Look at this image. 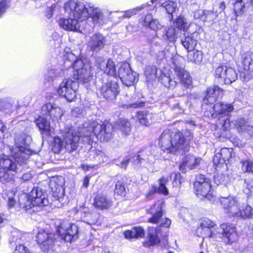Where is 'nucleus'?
<instances>
[{"label": "nucleus", "mask_w": 253, "mask_h": 253, "mask_svg": "<svg viewBox=\"0 0 253 253\" xmlns=\"http://www.w3.org/2000/svg\"><path fill=\"white\" fill-rule=\"evenodd\" d=\"M96 65L102 70L104 72L106 68L107 63H108V60H106L104 58L101 57H98L96 58L95 60Z\"/></svg>", "instance_id": "nucleus-50"}, {"label": "nucleus", "mask_w": 253, "mask_h": 253, "mask_svg": "<svg viewBox=\"0 0 253 253\" xmlns=\"http://www.w3.org/2000/svg\"><path fill=\"white\" fill-rule=\"evenodd\" d=\"M72 128H68L63 134L64 147L66 151L71 153L75 151L78 147L80 136L74 134Z\"/></svg>", "instance_id": "nucleus-14"}, {"label": "nucleus", "mask_w": 253, "mask_h": 253, "mask_svg": "<svg viewBox=\"0 0 253 253\" xmlns=\"http://www.w3.org/2000/svg\"><path fill=\"white\" fill-rule=\"evenodd\" d=\"M200 12L204 14V21H211L218 15V12L215 10V7H213L212 10H204L200 11Z\"/></svg>", "instance_id": "nucleus-39"}, {"label": "nucleus", "mask_w": 253, "mask_h": 253, "mask_svg": "<svg viewBox=\"0 0 253 253\" xmlns=\"http://www.w3.org/2000/svg\"><path fill=\"white\" fill-rule=\"evenodd\" d=\"M153 114L148 112H139L137 113V119L139 123L148 126L152 122Z\"/></svg>", "instance_id": "nucleus-35"}, {"label": "nucleus", "mask_w": 253, "mask_h": 253, "mask_svg": "<svg viewBox=\"0 0 253 253\" xmlns=\"http://www.w3.org/2000/svg\"><path fill=\"white\" fill-rule=\"evenodd\" d=\"M112 201L110 198L103 194L97 195L94 200V206L100 210L108 209L112 205Z\"/></svg>", "instance_id": "nucleus-28"}, {"label": "nucleus", "mask_w": 253, "mask_h": 253, "mask_svg": "<svg viewBox=\"0 0 253 253\" xmlns=\"http://www.w3.org/2000/svg\"><path fill=\"white\" fill-rule=\"evenodd\" d=\"M181 42L183 46L188 51H193L197 45V40L193 39L192 35L185 36L182 38Z\"/></svg>", "instance_id": "nucleus-34"}, {"label": "nucleus", "mask_w": 253, "mask_h": 253, "mask_svg": "<svg viewBox=\"0 0 253 253\" xmlns=\"http://www.w3.org/2000/svg\"><path fill=\"white\" fill-rule=\"evenodd\" d=\"M201 161L200 158H196L192 155L186 156L179 166L180 170L185 172L187 169H191L197 168Z\"/></svg>", "instance_id": "nucleus-24"}, {"label": "nucleus", "mask_w": 253, "mask_h": 253, "mask_svg": "<svg viewBox=\"0 0 253 253\" xmlns=\"http://www.w3.org/2000/svg\"><path fill=\"white\" fill-rule=\"evenodd\" d=\"M191 132H185L184 135L180 132L172 131V153L183 154L189 150V141L192 138Z\"/></svg>", "instance_id": "nucleus-5"}, {"label": "nucleus", "mask_w": 253, "mask_h": 253, "mask_svg": "<svg viewBox=\"0 0 253 253\" xmlns=\"http://www.w3.org/2000/svg\"><path fill=\"white\" fill-rule=\"evenodd\" d=\"M253 169V163L248 160L242 162V169L244 172H252Z\"/></svg>", "instance_id": "nucleus-54"}, {"label": "nucleus", "mask_w": 253, "mask_h": 253, "mask_svg": "<svg viewBox=\"0 0 253 253\" xmlns=\"http://www.w3.org/2000/svg\"><path fill=\"white\" fill-rule=\"evenodd\" d=\"M169 177H162L158 180L159 187L155 188V191L163 194L164 195L169 194V191L166 186V184L169 182Z\"/></svg>", "instance_id": "nucleus-37"}, {"label": "nucleus", "mask_w": 253, "mask_h": 253, "mask_svg": "<svg viewBox=\"0 0 253 253\" xmlns=\"http://www.w3.org/2000/svg\"><path fill=\"white\" fill-rule=\"evenodd\" d=\"M161 6L165 8L168 13L171 14L175 11L177 4L173 1L169 0L162 3Z\"/></svg>", "instance_id": "nucleus-45"}, {"label": "nucleus", "mask_w": 253, "mask_h": 253, "mask_svg": "<svg viewBox=\"0 0 253 253\" xmlns=\"http://www.w3.org/2000/svg\"><path fill=\"white\" fill-rule=\"evenodd\" d=\"M158 35L163 40L170 42H174L179 36V32L173 26L160 29Z\"/></svg>", "instance_id": "nucleus-21"}, {"label": "nucleus", "mask_w": 253, "mask_h": 253, "mask_svg": "<svg viewBox=\"0 0 253 253\" xmlns=\"http://www.w3.org/2000/svg\"><path fill=\"white\" fill-rule=\"evenodd\" d=\"M172 131L169 130H165L161 135L159 144L163 151L172 153Z\"/></svg>", "instance_id": "nucleus-22"}, {"label": "nucleus", "mask_w": 253, "mask_h": 253, "mask_svg": "<svg viewBox=\"0 0 253 253\" xmlns=\"http://www.w3.org/2000/svg\"><path fill=\"white\" fill-rule=\"evenodd\" d=\"M105 42V39L103 35L96 33L90 37L87 45L91 50L98 52L104 47Z\"/></svg>", "instance_id": "nucleus-20"}, {"label": "nucleus", "mask_w": 253, "mask_h": 253, "mask_svg": "<svg viewBox=\"0 0 253 253\" xmlns=\"http://www.w3.org/2000/svg\"><path fill=\"white\" fill-rule=\"evenodd\" d=\"M14 195L15 192L13 190L9 191V192L7 194L8 205L10 208L14 207V206L16 205V202L15 200L14 197H13V196Z\"/></svg>", "instance_id": "nucleus-51"}, {"label": "nucleus", "mask_w": 253, "mask_h": 253, "mask_svg": "<svg viewBox=\"0 0 253 253\" xmlns=\"http://www.w3.org/2000/svg\"><path fill=\"white\" fill-rule=\"evenodd\" d=\"M252 185L248 184H246V187L244 189V192L245 194L248 196H251L252 192Z\"/></svg>", "instance_id": "nucleus-63"}, {"label": "nucleus", "mask_w": 253, "mask_h": 253, "mask_svg": "<svg viewBox=\"0 0 253 253\" xmlns=\"http://www.w3.org/2000/svg\"><path fill=\"white\" fill-rule=\"evenodd\" d=\"M65 11L69 14V17L84 21L90 15L94 24H102L104 23L103 15L100 9L90 7L89 9L81 2L70 0L65 4Z\"/></svg>", "instance_id": "nucleus-2"}, {"label": "nucleus", "mask_w": 253, "mask_h": 253, "mask_svg": "<svg viewBox=\"0 0 253 253\" xmlns=\"http://www.w3.org/2000/svg\"><path fill=\"white\" fill-rule=\"evenodd\" d=\"M183 179L180 174L178 173H174V178L173 180V185L174 187L179 186L182 182Z\"/></svg>", "instance_id": "nucleus-59"}, {"label": "nucleus", "mask_w": 253, "mask_h": 253, "mask_svg": "<svg viewBox=\"0 0 253 253\" xmlns=\"http://www.w3.org/2000/svg\"><path fill=\"white\" fill-rule=\"evenodd\" d=\"M161 81L164 85L168 88H174L176 85V82L166 75L162 77Z\"/></svg>", "instance_id": "nucleus-44"}, {"label": "nucleus", "mask_w": 253, "mask_h": 253, "mask_svg": "<svg viewBox=\"0 0 253 253\" xmlns=\"http://www.w3.org/2000/svg\"><path fill=\"white\" fill-rule=\"evenodd\" d=\"M15 148H13L10 156L0 152V181L5 183L12 179V175L9 172H18L22 170V165L25 164L32 151L25 148L24 139L19 140L17 136L15 139Z\"/></svg>", "instance_id": "nucleus-1"}, {"label": "nucleus", "mask_w": 253, "mask_h": 253, "mask_svg": "<svg viewBox=\"0 0 253 253\" xmlns=\"http://www.w3.org/2000/svg\"><path fill=\"white\" fill-rule=\"evenodd\" d=\"M203 60V52L201 50H196L193 52L192 60L196 63H200Z\"/></svg>", "instance_id": "nucleus-53"}, {"label": "nucleus", "mask_w": 253, "mask_h": 253, "mask_svg": "<svg viewBox=\"0 0 253 253\" xmlns=\"http://www.w3.org/2000/svg\"><path fill=\"white\" fill-rule=\"evenodd\" d=\"M55 184V181H52L50 182V186L53 192V196L56 200L61 201V200L64 196L63 188L61 184H58L57 186H55V187H54L53 186Z\"/></svg>", "instance_id": "nucleus-36"}, {"label": "nucleus", "mask_w": 253, "mask_h": 253, "mask_svg": "<svg viewBox=\"0 0 253 253\" xmlns=\"http://www.w3.org/2000/svg\"><path fill=\"white\" fill-rule=\"evenodd\" d=\"M220 202L224 212L228 215L234 216L242 215L240 204L235 197H221Z\"/></svg>", "instance_id": "nucleus-11"}, {"label": "nucleus", "mask_w": 253, "mask_h": 253, "mask_svg": "<svg viewBox=\"0 0 253 253\" xmlns=\"http://www.w3.org/2000/svg\"><path fill=\"white\" fill-rule=\"evenodd\" d=\"M124 236L128 239L143 238L145 235L144 230L141 227H135L131 230H128L124 232Z\"/></svg>", "instance_id": "nucleus-32"}, {"label": "nucleus", "mask_w": 253, "mask_h": 253, "mask_svg": "<svg viewBox=\"0 0 253 253\" xmlns=\"http://www.w3.org/2000/svg\"><path fill=\"white\" fill-rule=\"evenodd\" d=\"M99 149L96 148L95 147H91L89 150V158L92 161L95 162L96 157L100 152Z\"/></svg>", "instance_id": "nucleus-52"}, {"label": "nucleus", "mask_w": 253, "mask_h": 253, "mask_svg": "<svg viewBox=\"0 0 253 253\" xmlns=\"http://www.w3.org/2000/svg\"><path fill=\"white\" fill-rule=\"evenodd\" d=\"M115 128L124 137H126L129 135L131 126L130 122L125 119H120L118 120L115 125Z\"/></svg>", "instance_id": "nucleus-27"}, {"label": "nucleus", "mask_w": 253, "mask_h": 253, "mask_svg": "<svg viewBox=\"0 0 253 253\" xmlns=\"http://www.w3.org/2000/svg\"><path fill=\"white\" fill-rule=\"evenodd\" d=\"M215 228L217 227L214 222L210 219L206 218L201 220L200 228Z\"/></svg>", "instance_id": "nucleus-49"}, {"label": "nucleus", "mask_w": 253, "mask_h": 253, "mask_svg": "<svg viewBox=\"0 0 253 253\" xmlns=\"http://www.w3.org/2000/svg\"><path fill=\"white\" fill-rule=\"evenodd\" d=\"M64 140L63 141L59 137H55L53 144V151L55 153H58L64 149Z\"/></svg>", "instance_id": "nucleus-42"}, {"label": "nucleus", "mask_w": 253, "mask_h": 253, "mask_svg": "<svg viewBox=\"0 0 253 253\" xmlns=\"http://www.w3.org/2000/svg\"><path fill=\"white\" fill-rule=\"evenodd\" d=\"M157 71L156 67L148 66L145 68L144 74L147 80L151 81L156 78Z\"/></svg>", "instance_id": "nucleus-41"}, {"label": "nucleus", "mask_w": 253, "mask_h": 253, "mask_svg": "<svg viewBox=\"0 0 253 253\" xmlns=\"http://www.w3.org/2000/svg\"><path fill=\"white\" fill-rule=\"evenodd\" d=\"M115 193L119 195H125L126 193L125 187L121 181H118L116 182Z\"/></svg>", "instance_id": "nucleus-48"}, {"label": "nucleus", "mask_w": 253, "mask_h": 253, "mask_svg": "<svg viewBox=\"0 0 253 253\" xmlns=\"http://www.w3.org/2000/svg\"><path fill=\"white\" fill-rule=\"evenodd\" d=\"M78 87V83L70 79H65L60 84L57 90L58 94L64 97L69 102L75 98L76 91Z\"/></svg>", "instance_id": "nucleus-10"}, {"label": "nucleus", "mask_w": 253, "mask_h": 253, "mask_svg": "<svg viewBox=\"0 0 253 253\" xmlns=\"http://www.w3.org/2000/svg\"><path fill=\"white\" fill-rule=\"evenodd\" d=\"M236 125L238 129L242 131L250 130L251 128L252 127V126H249V123L243 119L239 120L236 122Z\"/></svg>", "instance_id": "nucleus-46"}, {"label": "nucleus", "mask_w": 253, "mask_h": 253, "mask_svg": "<svg viewBox=\"0 0 253 253\" xmlns=\"http://www.w3.org/2000/svg\"><path fill=\"white\" fill-rule=\"evenodd\" d=\"M218 8L217 9L216 7H215V11H217L218 12V14L219 13H221L222 11H224V10L226 8V5L225 2L221 1H219L218 3Z\"/></svg>", "instance_id": "nucleus-62"}, {"label": "nucleus", "mask_w": 253, "mask_h": 253, "mask_svg": "<svg viewBox=\"0 0 253 253\" xmlns=\"http://www.w3.org/2000/svg\"><path fill=\"white\" fill-rule=\"evenodd\" d=\"M252 208L247 205L246 208L243 210V211L241 210V213L242 215H237V216H240L242 217H249L252 215Z\"/></svg>", "instance_id": "nucleus-56"}, {"label": "nucleus", "mask_w": 253, "mask_h": 253, "mask_svg": "<svg viewBox=\"0 0 253 253\" xmlns=\"http://www.w3.org/2000/svg\"><path fill=\"white\" fill-rule=\"evenodd\" d=\"M206 182H210V180L202 174L198 175L196 176V181L194 184V188H199L201 186V184Z\"/></svg>", "instance_id": "nucleus-47"}, {"label": "nucleus", "mask_w": 253, "mask_h": 253, "mask_svg": "<svg viewBox=\"0 0 253 253\" xmlns=\"http://www.w3.org/2000/svg\"><path fill=\"white\" fill-rule=\"evenodd\" d=\"M54 71L50 70L48 71L47 73L45 75V78L47 81L49 82L52 80L54 76Z\"/></svg>", "instance_id": "nucleus-64"}, {"label": "nucleus", "mask_w": 253, "mask_h": 253, "mask_svg": "<svg viewBox=\"0 0 253 253\" xmlns=\"http://www.w3.org/2000/svg\"><path fill=\"white\" fill-rule=\"evenodd\" d=\"M231 157V150L227 148H223L219 153L215 155L213 162L215 165L222 164L228 161Z\"/></svg>", "instance_id": "nucleus-29"}, {"label": "nucleus", "mask_w": 253, "mask_h": 253, "mask_svg": "<svg viewBox=\"0 0 253 253\" xmlns=\"http://www.w3.org/2000/svg\"><path fill=\"white\" fill-rule=\"evenodd\" d=\"M36 238L41 249L43 251L46 252L52 248L55 241L54 235L52 233L41 231L38 233Z\"/></svg>", "instance_id": "nucleus-16"}, {"label": "nucleus", "mask_w": 253, "mask_h": 253, "mask_svg": "<svg viewBox=\"0 0 253 253\" xmlns=\"http://www.w3.org/2000/svg\"><path fill=\"white\" fill-rule=\"evenodd\" d=\"M107 65L106 68L104 72L113 77H117V73L116 72V67L114 62L112 60L109 59L108 60V63H107Z\"/></svg>", "instance_id": "nucleus-43"}, {"label": "nucleus", "mask_w": 253, "mask_h": 253, "mask_svg": "<svg viewBox=\"0 0 253 253\" xmlns=\"http://www.w3.org/2000/svg\"><path fill=\"white\" fill-rule=\"evenodd\" d=\"M211 184L210 182H206L201 184L199 188H195L196 194L200 198H207L211 200L213 195L211 191Z\"/></svg>", "instance_id": "nucleus-30"}, {"label": "nucleus", "mask_w": 253, "mask_h": 253, "mask_svg": "<svg viewBox=\"0 0 253 253\" xmlns=\"http://www.w3.org/2000/svg\"><path fill=\"white\" fill-rule=\"evenodd\" d=\"M173 26L179 30L185 31L187 30L188 25L185 18L179 16L174 21Z\"/></svg>", "instance_id": "nucleus-40"}, {"label": "nucleus", "mask_w": 253, "mask_h": 253, "mask_svg": "<svg viewBox=\"0 0 253 253\" xmlns=\"http://www.w3.org/2000/svg\"><path fill=\"white\" fill-rule=\"evenodd\" d=\"M143 8V5L141 7H138L136 8H134L131 10H127L125 11V13L123 16L124 18H130L131 16L134 15L137 13V12L140 11Z\"/></svg>", "instance_id": "nucleus-55"}, {"label": "nucleus", "mask_w": 253, "mask_h": 253, "mask_svg": "<svg viewBox=\"0 0 253 253\" xmlns=\"http://www.w3.org/2000/svg\"><path fill=\"white\" fill-rule=\"evenodd\" d=\"M149 238L147 243V246H153L157 245L160 243V239L159 234L160 233L159 227H150L148 228Z\"/></svg>", "instance_id": "nucleus-31"}, {"label": "nucleus", "mask_w": 253, "mask_h": 253, "mask_svg": "<svg viewBox=\"0 0 253 253\" xmlns=\"http://www.w3.org/2000/svg\"><path fill=\"white\" fill-rule=\"evenodd\" d=\"M13 253H31L30 250L23 245L17 246Z\"/></svg>", "instance_id": "nucleus-58"}, {"label": "nucleus", "mask_w": 253, "mask_h": 253, "mask_svg": "<svg viewBox=\"0 0 253 253\" xmlns=\"http://www.w3.org/2000/svg\"><path fill=\"white\" fill-rule=\"evenodd\" d=\"M144 23L146 26H149L150 29L153 30H157L161 27L159 23L156 20L153 19L151 14L145 16Z\"/></svg>", "instance_id": "nucleus-38"}, {"label": "nucleus", "mask_w": 253, "mask_h": 253, "mask_svg": "<svg viewBox=\"0 0 253 253\" xmlns=\"http://www.w3.org/2000/svg\"><path fill=\"white\" fill-rule=\"evenodd\" d=\"M154 161L155 157L151 154L150 150L146 149L138 153L136 159L133 161V165L136 167H140L145 166L146 164H152Z\"/></svg>", "instance_id": "nucleus-18"}, {"label": "nucleus", "mask_w": 253, "mask_h": 253, "mask_svg": "<svg viewBox=\"0 0 253 253\" xmlns=\"http://www.w3.org/2000/svg\"><path fill=\"white\" fill-rule=\"evenodd\" d=\"M58 232L61 239L66 242L71 243L79 237L77 225L67 221H63L60 224Z\"/></svg>", "instance_id": "nucleus-9"}, {"label": "nucleus", "mask_w": 253, "mask_h": 253, "mask_svg": "<svg viewBox=\"0 0 253 253\" xmlns=\"http://www.w3.org/2000/svg\"><path fill=\"white\" fill-rule=\"evenodd\" d=\"M233 109V106L231 104L217 103L212 107L214 112L211 116L213 117H216L217 115H220L228 117L229 113L232 111Z\"/></svg>", "instance_id": "nucleus-25"}, {"label": "nucleus", "mask_w": 253, "mask_h": 253, "mask_svg": "<svg viewBox=\"0 0 253 253\" xmlns=\"http://www.w3.org/2000/svg\"><path fill=\"white\" fill-rule=\"evenodd\" d=\"M112 129V127L109 125L93 122L88 128H84L82 132L84 136L90 138L93 132L100 141H107L111 137Z\"/></svg>", "instance_id": "nucleus-3"}, {"label": "nucleus", "mask_w": 253, "mask_h": 253, "mask_svg": "<svg viewBox=\"0 0 253 253\" xmlns=\"http://www.w3.org/2000/svg\"><path fill=\"white\" fill-rule=\"evenodd\" d=\"M215 77L220 79L224 84H230L237 79V74L232 68L219 66L215 70Z\"/></svg>", "instance_id": "nucleus-13"}, {"label": "nucleus", "mask_w": 253, "mask_h": 253, "mask_svg": "<svg viewBox=\"0 0 253 253\" xmlns=\"http://www.w3.org/2000/svg\"><path fill=\"white\" fill-rule=\"evenodd\" d=\"M73 68L75 71L73 78L75 80L83 83L89 82L92 78V68L91 64L85 61L77 60L73 64Z\"/></svg>", "instance_id": "nucleus-6"}, {"label": "nucleus", "mask_w": 253, "mask_h": 253, "mask_svg": "<svg viewBox=\"0 0 253 253\" xmlns=\"http://www.w3.org/2000/svg\"><path fill=\"white\" fill-rule=\"evenodd\" d=\"M45 197V194L41 189L34 188L27 196V201L24 207L26 210H29L35 206H47L48 200Z\"/></svg>", "instance_id": "nucleus-8"}, {"label": "nucleus", "mask_w": 253, "mask_h": 253, "mask_svg": "<svg viewBox=\"0 0 253 253\" xmlns=\"http://www.w3.org/2000/svg\"><path fill=\"white\" fill-rule=\"evenodd\" d=\"M217 227L215 228H199L198 230H201L202 235L204 237H211L213 235L220 233L223 237L224 242L226 244H231L236 240L237 235L234 227L226 223L222 224L220 225V231H216Z\"/></svg>", "instance_id": "nucleus-4"}, {"label": "nucleus", "mask_w": 253, "mask_h": 253, "mask_svg": "<svg viewBox=\"0 0 253 253\" xmlns=\"http://www.w3.org/2000/svg\"><path fill=\"white\" fill-rule=\"evenodd\" d=\"M222 95L223 90L218 86L214 85L208 87L206 92V95L203 98V103L205 105H212Z\"/></svg>", "instance_id": "nucleus-19"}, {"label": "nucleus", "mask_w": 253, "mask_h": 253, "mask_svg": "<svg viewBox=\"0 0 253 253\" xmlns=\"http://www.w3.org/2000/svg\"><path fill=\"white\" fill-rule=\"evenodd\" d=\"M130 160V158L129 156L126 157L124 159L120 162L119 164L117 165L121 168L126 169L128 164H129Z\"/></svg>", "instance_id": "nucleus-61"}, {"label": "nucleus", "mask_w": 253, "mask_h": 253, "mask_svg": "<svg viewBox=\"0 0 253 253\" xmlns=\"http://www.w3.org/2000/svg\"><path fill=\"white\" fill-rule=\"evenodd\" d=\"M79 20L69 17L68 19H60L59 25L60 27L67 31H77L80 27Z\"/></svg>", "instance_id": "nucleus-26"}, {"label": "nucleus", "mask_w": 253, "mask_h": 253, "mask_svg": "<svg viewBox=\"0 0 253 253\" xmlns=\"http://www.w3.org/2000/svg\"><path fill=\"white\" fill-rule=\"evenodd\" d=\"M173 69L177 78L182 84L186 87H188L192 84L191 77L189 73L183 68L174 63Z\"/></svg>", "instance_id": "nucleus-23"}, {"label": "nucleus", "mask_w": 253, "mask_h": 253, "mask_svg": "<svg viewBox=\"0 0 253 253\" xmlns=\"http://www.w3.org/2000/svg\"><path fill=\"white\" fill-rule=\"evenodd\" d=\"M42 111L44 115H48L53 121H58L63 115L62 109L55 104L50 103L42 106Z\"/></svg>", "instance_id": "nucleus-17"}, {"label": "nucleus", "mask_w": 253, "mask_h": 253, "mask_svg": "<svg viewBox=\"0 0 253 253\" xmlns=\"http://www.w3.org/2000/svg\"><path fill=\"white\" fill-rule=\"evenodd\" d=\"M97 156V157H96L95 162L97 164H101L107 161V157L101 150H100V152Z\"/></svg>", "instance_id": "nucleus-57"}, {"label": "nucleus", "mask_w": 253, "mask_h": 253, "mask_svg": "<svg viewBox=\"0 0 253 253\" xmlns=\"http://www.w3.org/2000/svg\"><path fill=\"white\" fill-rule=\"evenodd\" d=\"M36 124L42 134L46 136L50 134V126L46 119L40 117L36 120Z\"/></svg>", "instance_id": "nucleus-33"}, {"label": "nucleus", "mask_w": 253, "mask_h": 253, "mask_svg": "<svg viewBox=\"0 0 253 253\" xmlns=\"http://www.w3.org/2000/svg\"><path fill=\"white\" fill-rule=\"evenodd\" d=\"M164 204V201H158L147 210V212L152 214V217L148 219V222L154 224L160 223L161 226L168 228L171 224V220L166 217L162 218Z\"/></svg>", "instance_id": "nucleus-7"}, {"label": "nucleus", "mask_w": 253, "mask_h": 253, "mask_svg": "<svg viewBox=\"0 0 253 253\" xmlns=\"http://www.w3.org/2000/svg\"><path fill=\"white\" fill-rule=\"evenodd\" d=\"M8 2L7 0H0V16L4 12L6 8L8 6Z\"/></svg>", "instance_id": "nucleus-60"}, {"label": "nucleus", "mask_w": 253, "mask_h": 253, "mask_svg": "<svg viewBox=\"0 0 253 253\" xmlns=\"http://www.w3.org/2000/svg\"><path fill=\"white\" fill-rule=\"evenodd\" d=\"M118 75L123 84L127 86L132 85L138 80L137 74L133 72L129 65L126 63L121 65Z\"/></svg>", "instance_id": "nucleus-12"}, {"label": "nucleus", "mask_w": 253, "mask_h": 253, "mask_svg": "<svg viewBox=\"0 0 253 253\" xmlns=\"http://www.w3.org/2000/svg\"><path fill=\"white\" fill-rule=\"evenodd\" d=\"M100 91L104 98L112 101L116 98L119 93V86L116 81H111L103 84Z\"/></svg>", "instance_id": "nucleus-15"}]
</instances>
